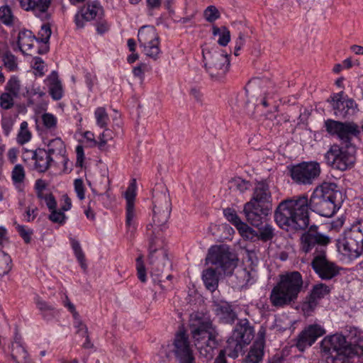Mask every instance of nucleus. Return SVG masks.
I'll use <instances>...</instances> for the list:
<instances>
[{
    "label": "nucleus",
    "instance_id": "nucleus-47",
    "mask_svg": "<svg viewBox=\"0 0 363 363\" xmlns=\"http://www.w3.org/2000/svg\"><path fill=\"white\" fill-rule=\"evenodd\" d=\"M42 121L46 129L53 130L57 128V119L52 113H45L42 115Z\"/></svg>",
    "mask_w": 363,
    "mask_h": 363
},
{
    "label": "nucleus",
    "instance_id": "nucleus-42",
    "mask_svg": "<svg viewBox=\"0 0 363 363\" xmlns=\"http://www.w3.org/2000/svg\"><path fill=\"white\" fill-rule=\"evenodd\" d=\"M96 124L101 128H106L109 121L108 115L104 107H99L94 112Z\"/></svg>",
    "mask_w": 363,
    "mask_h": 363
},
{
    "label": "nucleus",
    "instance_id": "nucleus-51",
    "mask_svg": "<svg viewBox=\"0 0 363 363\" xmlns=\"http://www.w3.org/2000/svg\"><path fill=\"white\" fill-rule=\"evenodd\" d=\"M15 97L9 92H4L0 96V106L5 110L10 109L13 106V99Z\"/></svg>",
    "mask_w": 363,
    "mask_h": 363
},
{
    "label": "nucleus",
    "instance_id": "nucleus-2",
    "mask_svg": "<svg viewBox=\"0 0 363 363\" xmlns=\"http://www.w3.org/2000/svg\"><path fill=\"white\" fill-rule=\"evenodd\" d=\"M189 328L200 354L206 359H211L218 342L216 332L209 317L199 312L193 313L190 315Z\"/></svg>",
    "mask_w": 363,
    "mask_h": 363
},
{
    "label": "nucleus",
    "instance_id": "nucleus-14",
    "mask_svg": "<svg viewBox=\"0 0 363 363\" xmlns=\"http://www.w3.org/2000/svg\"><path fill=\"white\" fill-rule=\"evenodd\" d=\"M320 164L317 162H303L290 169L291 179L298 184H311L320 174Z\"/></svg>",
    "mask_w": 363,
    "mask_h": 363
},
{
    "label": "nucleus",
    "instance_id": "nucleus-43",
    "mask_svg": "<svg viewBox=\"0 0 363 363\" xmlns=\"http://www.w3.org/2000/svg\"><path fill=\"white\" fill-rule=\"evenodd\" d=\"M213 33L214 35H219L218 43L221 46H226L230 40V31L225 27L222 28V30L220 28L213 27Z\"/></svg>",
    "mask_w": 363,
    "mask_h": 363
},
{
    "label": "nucleus",
    "instance_id": "nucleus-37",
    "mask_svg": "<svg viewBox=\"0 0 363 363\" xmlns=\"http://www.w3.org/2000/svg\"><path fill=\"white\" fill-rule=\"evenodd\" d=\"M36 305L43 317L48 320L52 318L57 313V311L52 305L41 299H37Z\"/></svg>",
    "mask_w": 363,
    "mask_h": 363
},
{
    "label": "nucleus",
    "instance_id": "nucleus-33",
    "mask_svg": "<svg viewBox=\"0 0 363 363\" xmlns=\"http://www.w3.org/2000/svg\"><path fill=\"white\" fill-rule=\"evenodd\" d=\"M202 279L207 289L214 291L218 286V274L215 269L209 267L203 271Z\"/></svg>",
    "mask_w": 363,
    "mask_h": 363
},
{
    "label": "nucleus",
    "instance_id": "nucleus-46",
    "mask_svg": "<svg viewBox=\"0 0 363 363\" xmlns=\"http://www.w3.org/2000/svg\"><path fill=\"white\" fill-rule=\"evenodd\" d=\"M11 262L12 260L10 256L3 252L0 257V276H4L10 272L12 267Z\"/></svg>",
    "mask_w": 363,
    "mask_h": 363
},
{
    "label": "nucleus",
    "instance_id": "nucleus-5",
    "mask_svg": "<svg viewBox=\"0 0 363 363\" xmlns=\"http://www.w3.org/2000/svg\"><path fill=\"white\" fill-rule=\"evenodd\" d=\"M163 240L157 238V240H150L149 242V264L152 277L158 279L160 286L164 289L162 284L165 278L167 280L172 279L169 272L172 269V262L168 257L167 251L162 248Z\"/></svg>",
    "mask_w": 363,
    "mask_h": 363
},
{
    "label": "nucleus",
    "instance_id": "nucleus-16",
    "mask_svg": "<svg viewBox=\"0 0 363 363\" xmlns=\"http://www.w3.org/2000/svg\"><path fill=\"white\" fill-rule=\"evenodd\" d=\"M328 101L332 105L334 115L339 118H350L358 111V105L352 99L344 96L343 91L334 94Z\"/></svg>",
    "mask_w": 363,
    "mask_h": 363
},
{
    "label": "nucleus",
    "instance_id": "nucleus-58",
    "mask_svg": "<svg viewBox=\"0 0 363 363\" xmlns=\"http://www.w3.org/2000/svg\"><path fill=\"white\" fill-rule=\"evenodd\" d=\"M74 190L77 193V197L80 200L85 198L84 183L82 179H77L74 182Z\"/></svg>",
    "mask_w": 363,
    "mask_h": 363
},
{
    "label": "nucleus",
    "instance_id": "nucleus-64",
    "mask_svg": "<svg viewBox=\"0 0 363 363\" xmlns=\"http://www.w3.org/2000/svg\"><path fill=\"white\" fill-rule=\"evenodd\" d=\"M37 215L38 208L35 207L31 208L30 207H28L27 210L26 211V220L28 222H31L36 218Z\"/></svg>",
    "mask_w": 363,
    "mask_h": 363
},
{
    "label": "nucleus",
    "instance_id": "nucleus-60",
    "mask_svg": "<svg viewBox=\"0 0 363 363\" xmlns=\"http://www.w3.org/2000/svg\"><path fill=\"white\" fill-rule=\"evenodd\" d=\"M74 319V325L76 328H77V333H82V335H86L88 333V328L85 324L79 318V315L77 317H73Z\"/></svg>",
    "mask_w": 363,
    "mask_h": 363
},
{
    "label": "nucleus",
    "instance_id": "nucleus-40",
    "mask_svg": "<svg viewBox=\"0 0 363 363\" xmlns=\"http://www.w3.org/2000/svg\"><path fill=\"white\" fill-rule=\"evenodd\" d=\"M330 291V289L327 285L320 283L315 285L313 287L309 296L318 302L319 300L328 295Z\"/></svg>",
    "mask_w": 363,
    "mask_h": 363
},
{
    "label": "nucleus",
    "instance_id": "nucleus-49",
    "mask_svg": "<svg viewBox=\"0 0 363 363\" xmlns=\"http://www.w3.org/2000/svg\"><path fill=\"white\" fill-rule=\"evenodd\" d=\"M14 225H16L17 232L24 240V242L27 244L30 243L31 241V236L33 233V230L16 223H15Z\"/></svg>",
    "mask_w": 363,
    "mask_h": 363
},
{
    "label": "nucleus",
    "instance_id": "nucleus-11",
    "mask_svg": "<svg viewBox=\"0 0 363 363\" xmlns=\"http://www.w3.org/2000/svg\"><path fill=\"white\" fill-rule=\"evenodd\" d=\"M204 65L207 72L212 79H218L223 77L230 67L229 56L223 51H203Z\"/></svg>",
    "mask_w": 363,
    "mask_h": 363
},
{
    "label": "nucleus",
    "instance_id": "nucleus-36",
    "mask_svg": "<svg viewBox=\"0 0 363 363\" xmlns=\"http://www.w3.org/2000/svg\"><path fill=\"white\" fill-rule=\"evenodd\" d=\"M2 61L4 67L9 72H17L18 70V59L10 51L4 53L2 55Z\"/></svg>",
    "mask_w": 363,
    "mask_h": 363
},
{
    "label": "nucleus",
    "instance_id": "nucleus-29",
    "mask_svg": "<svg viewBox=\"0 0 363 363\" xmlns=\"http://www.w3.org/2000/svg\"><path fill=\"white\" fill-rule=\"evenodd\" d=\"M345 337L352 354L363 355V332L356 328H350Z\"/></svg>",
    "mask_w": 363,
    "mask_h": 363
},
{
    "label": "nucleus",
    "instance_id": "nucleus-30",
    "mask_svg": "<svg viewBox=\"0 0 363 363\" xmlns=\"http://www.w3.org/2000/svg\"><path fill=\"white\" fill-rule=\"evenodd\" d=\"M52 34L50 26L45 23L41 26L37 37V52L43 55L49 51V40Z\"/></svg>",
    "mask_w": 363,
    "mask_h": 363
},
{
    "label": "nucleus",
    "instance_id": "nucleus-41",
    "mask_svg": "<svg viewBox=\"0 0 363 363\" xmlns=\"http://www.w3.org/2000/svg\"><path fill=\"white\" fill-rule=\"evenodd\" d=\"M6 90L7 92L18 98L20 96L21 82L16 76H12L8 81Z\"/></svg>",
    "mask_w": 363,
    "mask_h": 363
},
{
    "label": "nucleus",
    "instance_id": "nucleus-10",
    "mask_svg": "<svg viewBox=\"0 0 363 363\" xmlns=\"http://www.w3.org/2000/svg\"><path fill=\"white\" fill-rule=\"evenodd\" d=\"M345 335L336 333L329 335L321 341V349L329 354L334 362L347 363L352 353Z\"/></svg>",
    "mask_w": 363,
    "mask_h": 363
},
{
    "label": "nucleus",
    "instance_id": "nucleus-25",
    "mask_svg": "<svg viewBox=\"0 0 363 363\" xmlns=\"http://www.w3.org/2000/svg\"><path fill=\"white\" fill-rule=\"evenodd\" d=\"M18 46L23 54L33 55L37 52V37L29 30H22L18 35Z\"/></svg>",
    "mask_w": 363,
    "mask_h": 363
},
{
    "label": "nucleus",
    "instance_id": "nucleus-13",
    "mask_svg": "<svg viewBox=\"0 0 363 363\" xmlns=\"http://www.w3.org/2000/svg\"><path fill=\"white\" fill-rule=\"evenodd\" d=\"M324 128L329 135L336 136L345 145L352 144V139L360 133L358 125L352 121L327 119L324 121Z\"/></svg>",
    "mask_w": 363,
    "mask_h": 363
},
{
    "label": "nucleus",
    "instance_id": "nucleus-23",
    "mask_svg": "<svg viewBox=\"0 0 363 363\" xmlns=\"http://www.w3.org/2000/svg\"><path fill=\"white\" fill-rule=\"evenodd\" d=\"M213 307L220 323L232 325L238 319L237 313L230 303L225 301H214Z\"/></svg>",
    "mask_w": 363,
    "mask_h": 363
},
{
    "label": "nucleus",
    "instance_id": "nucleus-59",
    "mask_svg": "<svg viewBox=\"0 0 363 363\" xmlns=\"http://www.w3.org/2000/svg\"><path fill=\"white\" fill-rule=\"evenodd\" d=\"M13 120L11 117L3 118L1 121V127L5 135L8 136L13 126Z\"/></svg>",
    "mask_w": 363,
    "mask_h": 363
},
{
    "label": "nucleus",
    "instance_id": "nucleus-19",
    "mask_svg": "<svg viewBox=\"0 0 363 363\" xmlns=\"http://www.w3.org/2000/svg\"><path fill=\"white\" fill-rule=\"evenodd\" d=\"M272 207L247 201L244 204L243 213L247 221L255 227H259L263 223L264 219L271 213Z\"/></svg>",
    "mask_w": 363,
    "mask_h": 363
},
{
    "label": "nucleus",
    "instance_id": "nucleus-35",
    "mask_svg": "<svg viewBox=\"0 0 363 363\" xmlns=\"http://www.w3.org/2000/svg\"><path fill=\"white\" fill-rule=\"evenodd\" d=\"M235 275L238 279L240 286L245 287L252 284L255 281L256 272L242 268L238 269Z\"/></svg>",
    "mask_w": 363,
    "mask_h": 363
},
{
    "label": "nucleus",
    "instance_id": "nucleus-50",
    "mask_svg": "<svg viewBox=\"0 0 363 363\" xmlns=\"http://www.w3.org/2000/svg\"><path fill=\"white\" fill-rule=\"evenodd\" d=\"M48 218L52 223H58L62 225L65 223L67 216L61 209H55L50 211V214L49 215Z\"/></svg>",
    "mask_w": 363,
    "mask_h": 363
},
{
    "label": "nucleus",
    "instance_id": "nucleus-24",
    "mask_svg": "<svg viewBox=\"0 0 363 363\" xmlns=\"http://www.w3.org/2000/svg\"><path fill=\"white\" fill-rule=\"evenodd\" d=\"M11 359L15 363H34L30 358L27 350L21 343V337L16 331L13 341L9 345Z\"/></svg>",
    "mask_w": 363,
    "mask_h": 363
},
{
    "label": "nucleus",
    "instance_id": "nucleus-53",
    "mask_svg": "<svg viewBox=\"0 0 363 363\" xmlns=\"http://www.w3.org/2000/svg\"><path fill=\"white\" fill-rule=\"evenodd\" d=\"M25 179V171L21 164H16L12 171V179L14 183H21Z\"/></svg>",
    "mask_w": 363,
    "mask_h": 363
},
{
    "label": "nucleus",
    "instance_id": "nucleus-55",
    "mask_svg": "<svg viewBox=\"0 0 363 363\" xmlns=\"http://www.w3.org/2000/svg\"><path fill=\"white\" fill-rule=\"evenodd\" d=\"M256 106L257 104L255 101L254 97H248L245 101L243 107L244 113L247 114V116H252L255 113Z\"/></svg>",
    "mask_w": 363,
    "mask_h": 363
},
{
    "label": "nucleus",
    "instance_id": "nucleus-28",
    "mask_svg": "<svg viewBox=\"0 0 363 363\" xmlns=\"http://www.w3.org/2000/svg\"><path fill=\"white\" fill-rule=\"evenodd\" d=\"M31 153L35 160L34 167L39 172H46L54 162L52 157L43 148H38Z\"/></svg>",
    "mask_w": 363,
    "mask_h": 363
},
{
    "label": "nucleus",
    "instance_id": "nucleus-4",
    "mask_svg": "<svg viewBox=\"0 0 363 363\" xmlns=\"http://www.w3.org/2000/svg\"><path fill=\"white\" fill-rule=\"evenodd\" d=\"M153 218L152 223L147 225V234L150 240H157L162 238V233L166 228V223L171 211V203L168 190L164 184H157L152 190Z\"/></svg>",
    "mask_w": 363,
    "mask_h": 363
},
{
    "label": "nucleus",
    "instance_id": "nucleus-12",
    "mask_svg": "<svg viewBox=\"0 0 363 363\" xmlns=\"http://www.w3.org/2000/svg\"><path fill=\"white\" fill-rule=\"evenodd\" d=\"M301 250L308 253L314 250L313 257L326 252V248L330 242V238L318 231V227L312 225L301 237Z\"/></svg>",
    "mask_w": 363,
    "mask_h": 363
},
{
    "label": "nucleus",
    "instance_id": "nucleus-54",
    "mask_svg": "<svg viewBox=\"0 0 363 363\" xmlns=\"http://www.w3.org/2000/svg\"><path fill=\"white\" fill-rule=\"evenodd\" d=\"M219 12L218 9L213 6H208L204 11V17L208 22H213L219 18Z\"/></svg>",
    "mask_w": 363,
    "mask_h": 363
},
{
    "label": "nucleus",
    "instance_id": "nucleus-31",
    "mask_svg": "<svg viewBox=\"0 0 363 363\" xmlns=\"http://www.w3.org/2000/svg\"><path fill=\"white\" fill-rule=\"evenodd\" d=\"M48 150L46 151L52 157H61L65 162L67 163L68 159L65 157L66 147L64 142L60 138H55L50 140L47 144Z\"/></svg>",
    "mask_w": 363,
    "mask_h": 363
},
{
    "label": "nucleus",
    "instance_id": "nucleus-9",
    "mask_svg": "<svg viewBox=\"0 0 363 363\" xmlns=\"http://www.w3.org/2000/svg\"><path fill=\"white\" fill-rule=\"evenodd\" d=\"M206 262L220 268L225 274H230L236 267L237 255L226 245L212 246L208 252Z\"/></svg>",
    "mask_w": 363,
    "mask_h": 363
},
{
    "label": "nucleus",
    "instance_id": "nucleus-8",
    "mask_svg": "<svg viewBox=\"0 0 363 363\" xmlns=\"http://www.w3.org/2000/svg\"><path fill=\"white\" fill-rule=\"evenodd\" d=\"M355 153V147L352 144L333 145L325 153V158L333 168L345 171L353 167L356 160Z\"/></svg>",
    "mask_w": 363,
    "mask_h": 363
},
{
    "label": "nucleus",
    "instance_id": "nucleus-44",
    "mask_svg": "<svg viewBox=\"0 0 363 363\" xmlns=\"http://www.w3.org/2000/svg\"><path fill=\"white\" fill-rule=\"evenodd\" d=\"M113 139V133L106 128H105V130L100 134L99 137V141L97 143V147L101 151H107L108 150V146L107 143L109 140H111Z\"/></svg>",
    "mask_w": 363,
    "mask_h": 363
},
{
    "label": "nucleus",
    "instance_id": "nucleus-62",
    "mask_svg": "<svg viewBox=\"0 0 363 363\" xmlns=\"http://www.w3.org/2000/svg\"><path fill=\"white\" fill-rule=\"evenodd\" d=\"M34 65L33 68L39 73L40 76H43L44 74V63L42 59L39 57H35L33 58Z\"/></svg>",
    "mask_w": 363,
    "mask_h": 363
},
{
    "label": "nucleus",
    "instance_id": "nucleus-48",
    "mask_svg": "<svg viewBox=\"0 0 363 363\" xmlns=\"http://www.w3.org/2000/svg\"><path fill=\"white\" fill-rule=\"evenodd\" d=\"M0 20L6 26L13 24V16L9 6H3L0 7Z\"/></svg>",
    "mask_w": 363,
    "mask_h": 363
},
{
    "label": "nucleus",
    "instance_id": "nucleus-56",
    "mask_svg": "<svg viewBox=\"0 0 363 363\" xmlns=\"http://www.w3.org/2000/svg\"><path fill=\"white\" fill-rule=\"evenodd\" d=\"M34 4L33 11L45 13L51 4V0H35Z\"/></svg>",
    "mask_w": 363,
    "mask_h": 363
},
{
    "label": "nucleus",
    "instance_id": "nucleus-57",
    "mask_svg": "<svg viewBox=\"0 0 363 363\" xmlns=\"http://www.w3.org/2000/svg\"><path fill=\"white\" fill-rule=\"evenodd\" d=\"M136 268L138 271V277L142 282H145L147 280L146 270L143 264L142 257L137 258Z\"/></svg>",
    "mask_w": 363,
    "mask_h": 363
},
{
    "label": "nucleus",
    "instance_id": "nucleus-15",
    "mask_svg": "<svg viewBox=\"0 0 363 363\" xmlns=\"http://www.w3.org/2000/svg\"><path fill=\"white\" fill-rule=\"evenodd\" d=\"M140 46L143 48L145 54L157 60L160 54V40L155 28L151 26H142L138 33Z\"/></svg>",
    "mask_w": 363,
    "mask_h": 363
},
{
    "label": "nucleus",
    "instance_id": "nucleus-21",
    "mask_svg": "<svg viewBox=\"0 0 363 363\" xmlns=\"http://www.w3.org/2000/svg\"><path fill=\"white\" fill-rule=\"evenodd\" d=\"M174 352L180 363H193L194 358L184 333H178L174 341Z\"/></svg>",
    "mask_w": 363,
    "mask_h": 363
},
{
    "label": "nucleus",
    "instance_id": "nucleus-32",
    "mask_svg": "<svg viewBox=\"0 0 363 363\" xmlns=\"http://www.w3.org/2000/svg\"><path fill=\"white\" fill-rule=\"evenodd\" d=\"M49 93L54 100H60L63 96V89L61 82L58 79L57 73L52 72L49 76Z\"/></svg>",
    "mask_w": 363,
    "mask_h": 363
},
{
    "label": "nucleus",
    "instance_id": "nucleus-26",
    "mask_svg": "<svg viewBox=\"0 0 363 363\" xmlns=\"http://www.w3.org/2000/svg\"><path fill=\"white\" fill-rule=\"evenodd\" d=\"M264 334L260 331L258 333L257 339L250 346L246 354L245 363H262L264 354Z\"/></svg>",
    "mask_w": 363,
    "mask_h": 363
},
{
    "label": "nucleus",
    "instance_id": "nucleus-45",
    "mask_svg": "<svg viewBox=\"0 0 363 363\" xmlns=\"http://www.w3.org/2000/svg\"><path fill=\"white\" fill-rule=\"evenodd\" d=\"M318 303V302L316 300L308 295L301 305V309L304 315L306 316L311 315Z\"/></svg>",
    "mask_w": 363,
    "mask_h": 363
},
{
    "label": "nucleus",
    "instance_id": "nucleus-7",
    "mask_svg": "<svg viewBox=\"0 0 363 363\" xmlns=\"http://www.w3.org/2000/svg\"><path fill=\"white\" fill-rule=\"evenodd\" d=\"M255 335L254 328L247 318L240 319L237 323L232 335L227 341L226 350L228 356L236 358L244 347L249 345Z\"/></svg>",
    "mask_w": 363,
    "mask_h": 363
},
{
    "label": "nucleus",
    "instance_id": "nucleus-61",
    "mask_svg": "<svg viewBox=\"0 0 363 363\" xmlns=\"http://www.w3.org/2000/svg\"><path fill=\"white\" fill-rule=\"evenodd\" d=\"M41 199H44L46 206L50 210V211H53L56 209L57 208V201L54 197V196L52 194H45L43 196V198H40Z\"/></svg>",
    "mask_w": 363,
    "mask_h": 363
},
{
    "label": "nucleus",
    "instance_id": "nucleus-27",
    "mask_svg": "<svg viewBox=\"0 0 363 363\" xmlns=\"http://www.w3.org/2000/svg\"><path fill=\"white\" fill-rule=\"evenodd\" d=\"M272 194L268 183L265 181L257 182L250 201L267 207H272Z\"/></svg>",
    "mask_w": 363,
    "mask_h": 363
},
{
    "label": "nucleus",
    "instance_id": "nucleus-38",
    "mask_svg": "<svg viewBox=\"0 0 363 363\" xmlns=\"http://www.w3.org/2000/svg\"><path fill=\"white\" fill-rule=\"evenodd\" d=\"M251 184L249 181L242 179L240 177L233 178L229 182V188L230 189L237 190L241 194L248 190Z\"/></svg>",
    "mask_w": 363,
    "mask_h": 363
},
{
    "label": "nucleus",
    "instance_id": "nucleus-3",
    "mask_svg": "<svg viewBox=\"0 0 363 363\" xmlns=\"http://www.w3.org/2000/svg\"><path fill=\"white\" fill-rule=\"evenodd\" d=\"M303 289L301 274L297 271L286 272L279 276V281L271 291L269 300L277 308H284L296 302Z\"/></svg>",
    "mask_w": 363,
    "mask_h": 363
},
{
    "label": "nucleus",
    "instance_id": "nucleus-52",
    "mask_svg": "<svg viewBox=\"0 0 363 363\" xmlns=\"http://www.w3.org/2000/svg\"><path fill=\"white\" fill-rule=\"evenodd\" d=\"M274 235V228L269 224H266L259 229V238L262 241L267 242L271 240Z\"/></svg>",
    "mask_w": 363,
    "mask_h": 363
},
{
    "label": "nucleus",
    "instance_id": "nucleus-1",
    "mask_svg": "<svg viewBox=\"0 0 363 363\" xmlns=\"http://www.w3.org/2000/svg\"><path fill=\"white\" fill-rule=\"evenodd\" d=\"M342 202L343 195L337 184L323 183L314 189L310 199L301 194L281 201L274 211V220L284 230H303L310 223V210L331 217Z\"/></svg>",
    "mask_w": 363,
    "mask_h": 363
},
{
    "label": "nucleus",
    "instance_id": "nucleus-18",
    "mask_svg": "<svg viewBox=\"0 0 363 363\" xmlns=\"http://www.w3.org/2000/svg\"><path fill=\"white\" fill-rule=\"evenodd\" d=\"M311 266L321 279L330 280L340 272V268L326 257V252L313 257Z\"/></svg>",
    "mask_w": 363,
    "mask_h": 363
},
{
    "label": "nucleus",
    "instance_id": "nucleus-39",
    "mask_svg": "<svg viewBox=\"0 0 363 363\" xmlns=\"http://www.w3.org/2000/svg\"><path fill=\"white\" fill-rule=\"evenodd\" d=\"M32 138L31 132L28 130V124L26 121H23L20 125V130L17 135V143L23 145L30 140Z\"/></svg>",
    "mask_w": 363,
    "mask_h": 363
},
{
    "label": "nucleus",
    "instance_id": "nucleus-6",
    "mask_svg": "<svg viewBox=\"0 0 363 363\" xmlns=\"http://www.w3.org/2000/svg\"><path fill=\"white\" fill-rule=\"evenodd\" d=\"M337 247L344 255L357 258L363 252V220H359L344 232Z\"/></svg>",
    "mask_w": 363,
    "mask_h": 363
},
{
    "label": "nucleus",
    "instance_id": "nucleus-22",
    "mask_svg": "<svg viewBox=\"0 0 363 363\" xmlns=\"http://www.w3.org/2000/svg\"><path fill=\"white\" fill-rule=\"evenodd\" d=\"M136 196V179H133L125 192L126 200V225L129 230L135 229L134 218L135 216L134 202Z\"/></svg>",
    "mask_w": 363,
    "mask_h": 363
},
{
    "label": "nucleus",
    "instance_id": "nucleus-63",
    "mask_svg": "<svg viewBox=\"0 0 363 363\" xmlns=\"http://www.w3.org/2000/svg\"><path fill=\"white\" fill-rule=\"evenodd\" d=\"M96 21V30L98 33L103 34L108 30L109 26L106 21L104 20L103 18L101 20Z\"/></svg>",
    "mask_w": 363,
    "mask_h": 363
},
{
    "label": "nucleus",
    "instance_id": "nucleus-20",
    "mask_svg": "<svg viewBox=\"0 0 363 363\" xmlns=\"http://www.w3.org/2000/svg\"><path fill=\"white\" fill-rule=\"evenodd\" d=\"M104 16V9L98 1H93L82 7L74 16V22L78 28L84 27L85 21L101 20Z\"/></svg>",
    "mask_w": 363,
    "mask_h": 363
},
{
    "label": "nucleus",
    "instance_id": "nucleus-34",
    "mask_svg": "<svg viewBox=\"0 0 363 363\" xmlns=\"http://www.w3.org/2000/svg\"><path fill=\"white\" fill-rule=\"evenodd\" d=\"M223 214L225 218L235 225L238 230L246 232L247 230L250 229L247 224L241 220L235 209L231 208H225L223 210Z\"/></svg>",
    "mask_w": 363,
    "mask_h": 363
},
{
    "label": "nucleus",
    "instance_id": "nucleus-17",
    "mask_svg": "<svg viewBox=\"0 0 363 363\" xmlns=\"http://www.w3.org/2000/svg\"><path fill=\"white\" fill-rule=\"evenodd\" d=\"M325 333V330L318 324H311L304 328L294 340V345L300 352L311 347L315 341Z\"/></svg>",
    "mask_w": 363,
    "mask_h": 363
}]
</instances>
